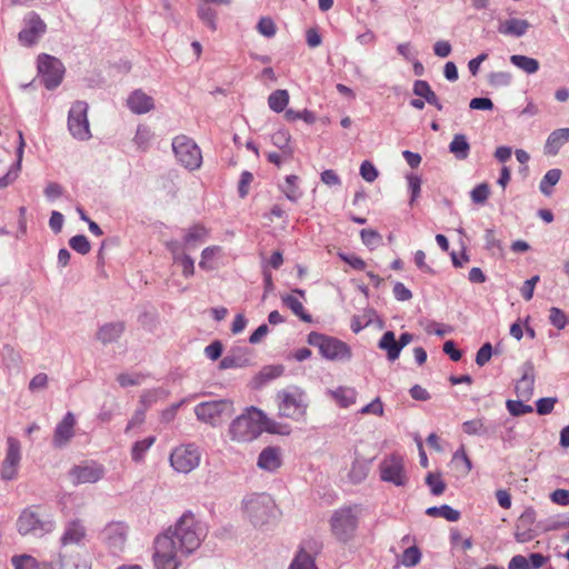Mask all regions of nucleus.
Here are the masks:
<instances>
[{"label": "nucleus", "instance_id": "nucleus-38", "mask_svg": "<svg viewBox=\"0 0 569 569\" xmlns=\"http://www.w3.org/2000/svg\"><path fill=\"white\" fill-rule=\"evenodd\" d=\"M289 569H318L312 555L301 548L293 558Z\"/></svg>", "mask_w": 569, "mask_h": 569}, {"label": "nucleus", "instance_id": "nucleus-21", "mask_svg": "<svg viewBox=\"0 0 569 569\" xmlns=\"http://www.w3.org/2000/svg\"><path fill=\"white\" fill-rule=\"evenodd\" d=\"M127 106L133 113L143 114L153 110L154 100L141 89H137L129 94Z\"/></svg>", "mask_w": 569, "mask_h": 569}, {"label": "nucleus", "instance_id": "nucleus-42", "mask_svg": "<svg viewBox=\"0 0 569 569\" xmlns=\"http://www.w3.org/2000/svg\"><path fill=\"white\" fill-rule=\"evenodd\" d=\"M298 180V176L290 174L286 178V181L281 187L283 193L290 201H297L301 197V191L297 184Z\"/></svg>", "mask_w": 569, "mask_h": 569}, {"label": "nucleus", "instance_id": "nucleus-14", "mask_svg": "<svg viewBox=\"0 0 569 569\" xmlns=\"http://www.w3.org/2000/svg\"><path fill=\"white\" fill-rule=\"evenodd\" d=\"M128 528L123 522H111L101 531V539L108 549L117 555L123 551L127 542Z\"/></svg>", "mask_w": 569, "mask_h": 569}, {"label": "nucleus", "instance_id": "nucleus-26", "mask_svg": "<svg viewBox=\"0 0 569 569\" xmlns=\"http://www.w3.org/2000/svg\"><path fill=\"white\" fill-rule=\"evenodd\" d=\"M208 237V229L202 224H193L184 230L183 246L186 249L194 250L206 241Z\"/></svg>", "mask_w": 569, "mask_h": 569}, {"label": "nucleus", "instance_id": "nucleus-33", "mask_svg": "<svg viewBox=\"0 0 569 569\" xmlns=\"http://www.w3.org/2000/svg\"><path fill=\"white\" fill-rule=\"evenodd\" d=\"M20 461H21L20 441L13 437H8L7 438V452H6L3 463L19 468Z\"/></svg>", "mask_w": 569, "mask_h": 569}, {"label": "nucleus", "instance_id": "nucleus-20", "mask_svg": "<svg viewBox=\"0 0 569 569\" xmlns=\"http://www.w3.org/2000/svg\"><path fill=\"white\" fill-rule=\"evenodd\" d=\"M87 537V529L83 522L79 519L71 520L66 523L64 531L60 538L62 546L83 543Z\"/></svg>", "mask_w": 569, "mask_h": 569}, {"label": "nucleus", "instance_id": "nucleus-37", "mask_svg": "<svg viewBox=\"0 0 569 569\" xmlns=\"http://www.w3.org/2000/svg\"><path fill=\"white\" fill-rule=\"evenodd\" d=\"M289 103V93L284 89L273 91L268 98V106L274 112H282Z\"/></svg>", "mask_w": 569, "mask_h": 569}, {"label": "nucleus", "instance_id": "nucleus-24", "mask_svg": "<svg viewBox=\"0 0 569 569\" xmlns=\"http://www.w3.org/2000/svg\"><path fill=\"white\" fill-rule=\"evenodd\" d=\"M124 328L121 321L104 323L97 331V340L102 345L116 342L124 332Z\"/></svg>", "mask_w": 569, "mask_h": 569}, {"label": "nucleus", "instance_id": "nucleus-54", "mask_svg": "<svg viewBox=\"0 0 569 569\" xmlns=\"http://www.w3.org/2000/svg\"><path fill=\"white\" fill-rule=\"evenodd\" d=\"M284 117L289 121H295L297 119H302L307 123H313L316 121L315 113L307 109H305L303 111H295L292 109H288L286 111Z\"/></svg>", "mask_w": 569, "mask_h": 569}, {"label": "nucleus", "instance_id": "nucleus-41", "mask_svg": "<svg viewBox=\"0 0 569 569\" xmlns=\"http://www.w3.org/2000/svg\"><path fill=\"white\" fill-rule=\"evenodd\" d=\"M412 91L416 96L423 98L425 102L435 103L437 94L431 89L430 84L425 80H416Z\"/></svg>", "mask_w": 569, "mask_h": 569}, {"label": "nucleus", "instance_id": "nucleus-64", "mask_svg": "<svg viewBox=\"0 0 569 569\" xmlns=\"http://www.w3.org/2000/svg\"><path fill=\"white\" fill-rule=\"evenodd\" d=\"M360 174L366 181L372 182L377 179L378 171L371 162L366 160L360 166Z\"/></svg>", "mask_w": 569, "mask_h": 569}, {"label": "nucleus", "instance_id": "nucleus-36", "mask_svg": "<svg viewBox=\"0 0 569 569\" xmlns=\"http://www.w3.org/2000/svg\"><path fill=\"white\" fill-rule=\"evenodd\" d=\"M282 303L288 307L297 317H299L305 322H311L312 318L309 313L305 311L302 302L293 297L292 295L283 296Z\"/></svg>", "mask_w": 569, "mask_h": 569}, {"label": "nucleus", "instance_id": "nucleus-30", "mask_svg": "<svg viewBox=\"0 0 569 569\" xmlns=\"http://www.w3.org/2000/svg\"><path fill=\"white\" fill-rule=\"evenodd\" d=\"M378 347L387 352L389 361L397 360L401 352L393 331H386L379 340Z\"/></svg>", "mask_w": 569, "mask_h": 569}, {"label": "nucleus", "instance_id": "nucleus-31", "mask_svg": "<svg viewBox=\"0 0 569 569\" xmlns=\"http://www.w3.org/2000/svg\"><path fill=\"white\" fill-rule=\"evenodd\" d=\"M11 563L14 569H54L48 562H38L36 558L29 555H19L11 558Z\"/></svg>", "mask_w": 569, "mask_h": 569}, {"label": "nucleus", "instance_id": "nucleus-40", "mask_svg": "<svg viewBox=\"0 0 569 569\" xmlns=\"http://www.w3.org/2000/svg\"><path fill=\"white\" fill-rule=\"evenodd\" d=\"M560 177H561L560 169L548 170L539 184V189H540L541 193L549 196L551 193V188L559 182Z\"/></svg>", "mask_w": 569, "mask_h": 569}, {"label": "nucleus", "instance_id": "nucleus-27", "mask_svg": "<svg viewBox=\"0 0 569 569\" xmlns=\"http://www.w3.org/2000/svg\"><path fill=\"white\" fill-rule=\"evenodd\" d=\"M496 426L487 425L483 419H472L462 423V430L469 436L491 438L496 435Z\"/></svg>", "mask_w": 569, "mask_h": 569}, {"label": "nucleus", "instance_id": "nucleus-63", "mask_svg": "<svg viewBox=\"0 0 569 569\" xmlns=\"http://www.w3.org/2000/svg\"><path fill=\"white\" fill-rule=\"evenodd\" d=\"M48 387V376L43 372L36 375L29 382V390L37 392Z\"/></svg>", "mask_w": 569, "mask_h": 569}, {"label": "nucleus", "instance_id": "nucleus-18", "mask_svg": "<svg viewBox=\"0 0 569 569\" xmlns=\"http://www.w3.org/2000/svg\"><path fill=\"white\" fill-rule=\"evenodd\" d=\"M536 511L532 508H527L518 518L516 522L515 538L518 542L525 543L531 541L536 533L532 529L536 522Z\"/></svg>", "mask_w": 569, "mask_h": 569}, {"label": "nucleus", "instance_id": "nucleus-16", "mask_svg": "<svg viewBox=\"0 0 569 569\" xmlns=\"http://www.w3.org/2000/svg\"><path fill=\"white\" fill-rule=\"evenodd\" d=\"M103 475V467L97 463L74 466L69 472L73 485L94 483L102 479Z\"/></svg>", "mask_w": 569, "mask_h": 569}, {"label": "nucleus", "instance_id": "nucleus-29", "mask_svg": "<svg viewBox=\"0 0 569 569\" xmlns=\"http://www.w3.org/2000/svg\"><path fill=\"white\" fill-rule=\"evenodd\" d=\"M530 23L525 19H508L500 22L498 31L506 36L522 37L526 34Z\"/></svg>", "mask_w": 569, "mask_h": 569}, {"label": "nucleus", "instance_id": "nucleus-59", "mask_svg": "<svg viewBox=\"0 0 569 569\" xmlns=\"http://www.w3.org/2000/svg\"><path fill=\"white\" fill-rule=\"evenodd\" d=\"M166 248L171 253L173 261H177L178 259H180V257H183L187 254L186 253L187 249L183 246V240L182 241L169 240L166 242Z\"/></svg>", "mask_w": 569, "mask_h": 569}, {"label": "nucleus", "instance_id": "nucleus-55", "mask_svg": "<svg viewBox=\"0 0 569 569\" xmlns=\"http://www.w3.org/2000/svg\"><path fill=\"white\" fill-rule=\"evenodd\" d=\"M152 138V133L148 127L139 126L134 136V142L136 144L141 148L146 149L149 146V142Z\"/></svg>", "mask_w": 569, "mask_h": 569}, {"label": "nucleus", "instance_id": "nucleus-19", "mask_svg": "<svg viewBox=\"0 0 569 569\" xmlns=\"http://www.w3.org/2000/svg\"><path fill=\"white\" fill-rule=\"evenodd\" d=\"M521 378L517 380L515 390L519 399L530 400L533 395L535 367L532 362L527 361L521 367Z\"/></svg>", "mask_w": 569, "mask_h": 569}, {"label": "nucleus", "instance_id": "nucleus-34", "mask_svg": "<svg viewBox=\"0 0 569 569\" xmlns=\"http://www.w3.org/2000/svg\"><path fill=\"white\" fill-rule=\"evenodd\" d=\"M510 62L528 74L536 73L540 67L537 59L522 54H512L510 57Z\"/></svg>", "mask_w": 569, "mask_h": 569}, {"label": "nucleus", "instance_id": "nucleus-15", "mask_svg": "<svg viewBox=\"0 0 569 569\" xmlns=\"http://www.w3.org/2000/svg\"><path fill=\"white\" fill-rule=\"evenodd\" d=\"M46 32V23L40 19V17L30 12L24 18V28L19 32L18 39L23 46H32L38 39Z\"/></svg>", "mask_w": 569, "mask_h": 569}, {"label": "nucleus", "instance_id": "nucleus-23", "mask_svg": "<svg viewBox=\"0 0 569 569\" xmlns=\"http://www.w3.org/2000/svg\"><path fill=\"white\" fill-rule=\"evenodd\" d=\"M327 395L340 408L347 409L356 403L358 392L355 388L348 386H340L336 389H328Z\"/></svg>", "mask_w": 569, "mask_h": 569}, {"label": "nucleus", "instance_id": "nucleus-48", "mask_svg": "<svg viewBox=\"0 0 569 569\" xmlns=\"http://www.w3.org/2000/svg\"><path fill=\"white\" fill-rule=\"evenodd\" d=\"M525 400H507V409L511 416L519 417L532 412V407L523 403Z\"/></svg>", "mask_w": 569, "mask_h": 569}, {"label": "nucleus", "instance_id": "nucleus-39", "mask_svg": "<svg viewBox=\"0 0 569 569\" xmlns=\"http://www.w3.org/2000/svg\"><path fill=\"white\" fill-rule=\"evenodd\" d=\"M426 513L430 517H442L451 522L460 519V512L448 505L430 507L426 510Z\"/></svg>", "mask_w": 569, "mask_h": 569}, {"label": "nucleus", "instance_id": "nucleus-43", "mask_svg": "<svg viewBox=\"0 0 569 569\" xmlns=\"http://www.w3.org/2000/svg\"><path fill=\"white\" fill-rule=\"evenodd\" d=\"M290 139L291 137L289 132L282 129L276 131L271 137L272 143L279 149H281L282 152L288 157L292 154V150L289 146Z\"/></svg>", "mask_w": 569, "mask_h": 569}, {"label": "nucleus", "instance_id": "nucleus-49", "mask_svg": "<svg viewBox=\"0 0 569 569\" xmlns=\"http://www.w3.org/2000/svg\"><path fill=\"white\" fill-rule=\"evenodd\" d=\"M69 246L81 254H87L91 250L89 240L83 234H78L69 240Z\"/></svg>", "mask_w": 569, "mask_h": 569}, {"label": "nucleus", "instance_id": "nucleus-52", "mask_svg": "<svg viewBox=\"0 0 569 569\" xmlns=\"http://www.w3.org/2000/svg\"><path fill=\"white\" fill-rule=\"evenodd\" d=\"M257 30L260 34L272 38L277 32V27L271 18L262 17L257 24Z\"/></svg>", "mask_w": 569, "mask_h": 569}, {"label": "nucleus", "instance_id": "nucleus-22", "mask_svg": "<svg viewBox=\"0 0 569 569\" xmlns=\"http://www.w3.org/2000/svg\"><path fill=\"white\" fill-rule=\"evenodd\" d=\"M281 462L282 459L280 448L267 447L260 452L257 466L262 470L272 472L281 466Z\"/></svg>", "mask_w": 569, "mask_h": 569}, {"label": "nucleus", "instance_id": "nucleus-1", "mask_svg": "<svg viewBox=\"0 0 569 569\" xmlns=\"http://www.w3.org/2000/svg\"><path fill=\"white\" fill-rule=\"evenodd\" d=\"M207 536L204 523L191 512L183 513L154 541L153 561L157 569H178L183 557L196 551Z\"/></svg>", "mask_w": 569, "mask_h": 569}, {"label": "nucleus", "instance_id": "nucleus-4", "mask_svg": "<svg viewBox=\"0 0 569 569\" xmlns=\"http://www.w3.org/2000/svg\"><path fill=\"white\" fill-rule=\"evenodd\" d=\"M308 343L317 347L320 355L330 361H349L352 357L351 348L343 341L316 331L308 335Z\"/></svg>", "mask_w": 569, "mask_h": 569}, {"label": "nucleus", "instance_id": "nucleus-56", "mask_svg": "<svg viewBox=\"0 0 569 569\" xmlns=\"http://www.w3.org/2000/svg\"><path fill=\"white\" fill-rule=\"evenodd\" d=\"M360 237L362 242L369 248H375L381 242V236L372 229H362Z\"/></svg>", "mask_w": 569, "mask_h": 569}, {"label": "nucleus", "instance_id": "nucleus-10", "mask_svg": "<svg viewBox=\"0 0 569 569\" xmlns=\"http://www.w3.org/2000/svg\"><path fill=\"white\" fill-rule=\"evenodd\" d=\"M172 150L177 160L187 169L196 170L202 163V154L197 143L184 134L177 136L172 141Z\"/></svg>", "mask_w": 569, "mask_h": 569}, {"label": "nucleus", "instance_id": "nucleus-60", "mask_svg": "<svg viewBox=\"0 0 569 569\" xmlns=\"http://www.w3.org/2000/svg\"><path fill=\"white\" fill-rule=\"evenodd\" d=\"M407 180L411 191L410 204H413L421 191V179L418 176L411 173L407 176Z\"/></svg>", "mask_w": 569, "mask_h": 569}, {"label": "nucleus", "instance_id": "nucleus-62", "mask_svg": "<svg viewBox=\"0 0 569 569\" xmlns=\"http://www.w3.org/2000/svg\"><path fill=\"white\" fill-rule=\"evenodd\" d=\"M61 569H90L88 562L80 557H73L61 560Z\"/></svg>", "mask_w": 569, "mask_h": 569}, {"label": "nucleus", "instance_id": "nucleus-50", "mask_svg": "<svg viewBox=\"0 0 569 569\" xmlns=\"http://www.w3.org/2000/svg\"><path fill=\"white\" fill-rule=\"evenodd\" d=\"M549 321L557 329H563L568 323V317L561 309L551 307L549 310Z\"/></svg>", "mask_w": 569, "mask_h": 569}, {"label": "nucleus", "instance_id": "nucleus-6", "mask_svg": "<svg viewBox=\"0 0 569 569\" xmlns=\"http://www.w3.org/2000/svg\"><path fill=\"white\" fill-rule=\"evenodd\" d=\"M244 511L254 527H263L274 518L276 505L269 495H254L244 501Z\"/></svg>", "mask_w": 569, "mask_h": 569}, {"label": "nucleus", "instance_id": "nucleus-25", "mask_svg": "<svg viewBox=\"0 0 569 569\" xmlns=\"http://www.w3.org/2000/svg\"><path fill=\"white\" fill-rule=\"evenodd\" d=\"M250 363L247 348H236L230 351L219 363L220 369L242 368Z\"/></svg>", "mask_w": 569, "mask_h": 569}, {"label": "nucleus", "instance_id": "nucleus-12", "mask_svg": "<svg viewBox=\"0 0 569 569\" xmlns=\"http://www.w3.org/2000/svg\"><path fill=\"white\" fill-rule=\"evenodd\" d=\"M38 72L43 86L47 89L52 90L61 83L64 74V67L59 59L42 53L38 57Z\"/></svg>", "mask_w": 569, "mask_h": 569}, {"label": "nucleus", "instance_id": "nucleus-7", "mask_svg": "<svg viewBox=\"0 0 569 569\" xmlns=\"http://www.w3.org/2000/svg\"><path fill=\"white\" fill-rule=\"evenodd\" d=\"M358 527V513L352 507H345L333 511L330 518V528L335 538L341 542L350 541Z\"/></svg>", "mask_w": 569, "mask_h": 569}, {"label": "nucleus", "instance_id": "nucleus-57", "mask_svg": "<svg viewBox=\"0 0 569 569\" xmlns=\"http://www.w3.org/2000/svg\"><path fill=\"white\" fill-rule=\"evenodd\" d=\"M361 415L383 416V403L379 397L375 398L370 403L362 407L359 411Z\"/></svg>", "mask_w": 569, "mask_h": 569}, {"label": "nucleus", "instance_id": "nucleus-61", "mask_svg": "<svg viewBox=\"0 0 569 569\" xmlns=\"http://www.w3.org/2000/svg\"><path fill=\"white\" fill-rule=\"evenodd\" d=\"M491 356H492V346L490 342H486L485 345H482V347L477 351V355H476V363L479 366V367H482L485 366L490 359H491Z\"/></svg>", "mask_w": 569, "mask_h": 569}, {"label": "nucleus", "instance_id": "nucleus-47", "mask_svg": "<svg viewBox=\"0 0 569 569\" xmlns=\"http://www.w3.org/2000/svg\"><path fill=\"white\" fill-rule=\"evenodd\" d=\"M426 483L429 486L431 493L435 496H440L446 489V483L439 473H428L426 477Z\"/></svg>", "mask_w": 569, "mask_h": 569}, {"label": "nucleus", "instance_id": "nucleus-9", "mask_svg": "<svg viewBox=\"0 0 569 569\" xmlns=\"http://www.w3.org/2000/svg\"><path fill=\"white\" fill-rule=\"evenodd\" d=\"M89 106L86 101H74L68 112V130L79 141H88L92 134L88 120Z\"/></svg>", "mask_w": 569, "mask_h": 569}, {"label": "nucleus", "instance_id": "nucleus-45", "mask_svg": "<svg viewBox=\"0 0 569 569\" xmlns=\"http://www.w3.org/2000/svg\"><path fill=\"white\" fill-rule=\"evenodd\" d=\"M197 13L199 19L203 23H206L212 31L217 29V12L211 7L207 6L206 3H202L198 7Z\"/></svg>", "mask_w": 569, "mask_h": 569}, {"label": "nucleus", "instance_id": "nucleus-46", "mask_svg": "<svg viewBox=\"0 0 569 569\" xmlns=\"http://www.w3.org/2000/svg\"><path fill=\"white\" fill-rule=\"evenodd\" d=\"M166 397V391L163 389H152L146 390L142 392L140 397V402L142 408L146 410L151 407L158 399Z\"/></svg>", "mask_w": 569, "mask_h": 569}, {"label": "nucleus", "instance_id": "nucleus-44", "mask_svg": "<svg viewBox=\"0 0 569 569\" xmlns=\"http://www.w3.org/2000/svg\"><path fill=\"white\" fill-rule=\"evenodd\" d=\"M485 248L491 252V254H501L503 251L501 241L497 238L493 229H487L485 231Z\"/></svg>", "mask_w": 569, "mask_h": 569}, {"label": "nucleus", "instance_id": "nucleus-28", "mask_svg": "<svg viewBox=\"0 0 569 569\" xmlns=\"http://www.w3.org/2000/svg\"><path fill=\"white\" fill-rule=\"evenodd\" d=\"M567 142H569V128L557 129L548 136L545 144V153L555 156Z\"/></svg>", "mask_w": 569, "mask_h": 569}, {"label": "nucleus", "instance_id": "nucleus-51", "mask_svg": "<svg viewBox=\"0 0 569 569\" xmlns=\"http://www.w3.org/2000/svg\"><path fill=\"white\" fill-rule=\"evenodd\" d=\"M420 559V550L416 546H412L403 551L401 562L406 567H413L419 563Z\"/></svg>", "mask_w": 569, "mask_h": 569}, {"label": "nucleus", "instance_id": "nucleus-8", "mask_svg": "<svg viewBox=\"0 0 569 569\" xmlns=\"http://www.w3.org/2000/svg\"><path fill=\"white\" fill-rule=\"evenodd\" d=\"M17 528L22 536L41 537L54 528L50 517H42L32 508L24 509L17 520Z\"/></svg>", "mask_w": 569, "mask_h": 569}, {"label": "nucleus", "instance_id": "nucleus-53", "mask_svg": "<svg viewBox=\"0 0 569 569\" xmlns=\"http://www.w3.org/2000/svg\"><path fill=\"white\" fill-rule=\"evenodd\" d=\"M489 193V186L487 183H480L471 190L470 197L475 203L483 204L487 201Z\"/></svg>", "mask_w": 569, "mask_h": 569}, {"label": "nucleus", "instance_id": "nucleus-5", "mask_svg": "<svg viewBox=\"0 0 569 569\" xmlns=\"http://www.w3.org/2000/svg\"><path fill=\"white\" fill-rule=\"evenodd\" d=\"M233 413V402L229 399L204 401L194 407L197 419L212 427L220 426Z\"/></svg>", "mask_w": 569, "mask_h": 569}, {"label": "nucleus", "instance_id": "nucleus-11", "mask_svg": "<svg viewBox=\"0 0 569 569\" xmlns=\"http://www.w3.org/2000/svg\"><path fill=\"white\" fill-rule=\"evenodd\" d=\"M380 479L397 487H405L409 482L405 459L401 455L392 453L385 457L379 463Z\"/></svg>", "mask_w": 569, "mask_h": 569}, {"label": "nucleus", "instance_id": "nucleus-17", "mask_svg": "<svg viewBox=\"0 0 569 569\" xmlns=\"http://www.w3.org/2000/svg\"><path fill=\"white\" fill-rule=\"evenodd\" d=\"M76 418L72 412H67L63 419L57 425L52 438L54 448L66 447L74 436Z\"/></svg>", "mask_w": 569, "mask_h": 569}, {"label": "nucleus", "instance_id": "nucleus-58", "mask_svg": "<svg viewBox=\"0 0 569 569\" xmlns=\"http://www.w3.org/2000/svg\"><path fill=\"white\" fill-rule=\"evenodd\" d=\"M488 80L493 87H506L511 82V74L505 71L492 72L489 74Z\"/></svg>", "mask_w": 569, "mask_h": 569}, {"label": "nucleus", "instance_id": "nucleus-32", "mask_svg": "<svg viewBox=\"0 0 569 569\" xmlns=\"http://www.w3.org/2000/svg\"><path fill=\"white\" fill-rule=\"evenodd\" d=\"M449 151L458 160L467 159L470 151V144L467 140V137L462 133L455 134L451 142L449 143Z\"/></svg>", "mask_w": 569, "mask_h": 569}, {"label": "nucleus", "instance_id": "nucleus-13", "mask_svg": "<svg viewBox=\"0 0 569 569\" xmlns=\"http://www.w3.org/2000/svg\"><path fill=\"white\" fill-rule=\"evenodd\" d=\"M201 459L200 450L194 445H182L174 448L170 455L172 468L182 473H189L196 469Z\"/></svg>", "mask_w": 569, "mask_h": 569}, {"label": "nucleus", "instance_id": "nucleus-2", "mask_svg": "<svg viewBox=\"0 0 569 569\" xmlns=\"http://www.w3.org/2000/svg\"><path fill=\"white\" fill-rule=\"evenodd\" d=\"M263 431L280 433V425L269 419L256 407L246 409L243 413L233 419L229 426V437L236 442H250Z\"/></svg>", "mask_w": 569, "mask_h": 569}, {"label": "nucleus", "instance_id": "nucleus-35", "mask_svg": "<svg viewBox=\"0 0 569 569\" xmlns=\"http://www.w3.org/2000/svg\"><path fill=\"white\" fill-rule=\"evenodd\" d=\"M156 437H147L143 440L136 441L131 447V459L139 463L144 460L146 453L152 447Z\"/></svg>", "mask_w": 569, "mask_h": 569}, {"label": "nucleus", "instance_id": "nucleus-3", "mask_svg": "<svg viewBox=\"0 0 569 569\" xmlns=\"http://www.w3.org/2000/svg\"><path fill=\"white\" fill-rule=\"evenodd\" d=\"M278 412L282 418L303 421L309 408L307 392L297 386L288 387L277 393Z\"/></svg>", "mask_w": 569, "mask_h": 569}]
</instances>
